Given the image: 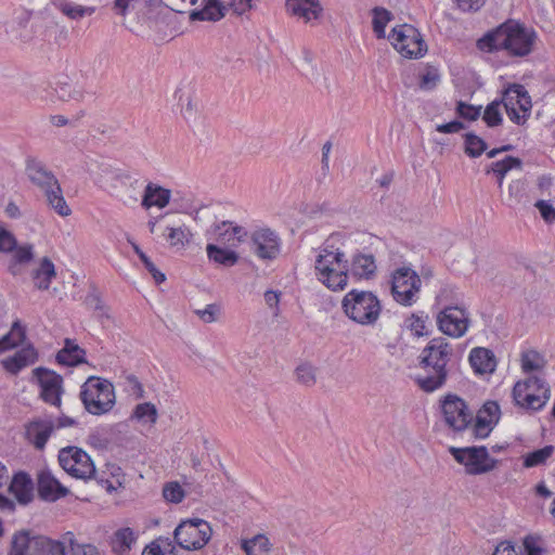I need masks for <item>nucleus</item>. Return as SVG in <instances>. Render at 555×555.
Here are the masks:
<instances>
[{"instance_id": "obj_1", "label": "nucleus", "mask_w": 555, "mask_h": 555, "mask_svg": "<svg viewBox=\"0 0 555 555\" xmlns=\"http://www.w3.org/2000/svg\"><path fill=\"white\" fill-rule=\"evenodd\" d=\"M538 42V34L532 27L508 20L477 41L481 51L505 50L509 56L525 57L531 54Z\"/></svg>"}, {"instance_id": "obj_2", "label": "nucleus", "mask_w": 555, "mask_h": 555, "mask_svg": "<svg viewBox=\"0 0 555 555\" xmlns=\"http://www.w3.org/2000/svg\"><path fill=\"white\" fill-rule=\"evenodd\" d=\"M451 357L452 347L443 337L433 338L422 350L420 367L423 373L417 375L416 383L423 391L433 392L446 384Z\"/></svg>"}, {"instance_id": "obj_3", "label": "nucleus", "mask_w": 555, "mask_h": 555, "mask_svg": "<svg viewBox=\"0 0 555 555\" xmlns=\"http://www.w3.org/2000/svg\"><path fill=\"white\" fill-rule=\"evenodd\" d=\"M68 540H53L46 535H30L29 530H21L13 534L8 555H65Z\"/></svg>"}, {"instance_id": "obj_4", "label": "nucleus", "mask_w": 555, "mask_h": 555, "mask_svg": "<svg viewBox=\"0 0 555 555\" xmlns=\"http://www.w3.org/2000/svg\"><path fill=\"white\" fill-rule=\"evenodd\" d=\"M341 307L350 320L361 325L374 324L382 311L378 298L369 291H350L345 295Z\"/></svg>"}, {"instance_id": "obj_5", "label": "nucleus", "mask_w": 555, "mask_h": 555, "mask_svg": "<svg viewBox=\"0 0 555 555\" xmlns=\"http://www.w3.org/2000/svg\"><path fill=\"white\" fill-rule=\"evenodd\" d=\"M101 177L96 182L102 190L112 195L118 196L125 205H135L139 201L142 182L140 179L122 171L113 170L111 167L103 168Z\"/></svg>"}, {"instance_id": "obj_6", "label": "nucleus", "mask_w": 555, "mask_h": 555, "mask_svg": "<svg viewBox=\"0 0 555 555\" xmlns=\"http://www.w3.org/2000/svg\"><path fill=\"white\" fill-rule=\"evenodd\" d=\"M80 399L90 414H105L115 405L114 386L106 379L91 376L81 386Z\"/></svg>"}, {"instance_id": "obj_7", "label": "nucleus", "mask_w": 555, "mask_h": 555, "mask_svg": "<svg viewBox=\"0 0 555 555\" xmlns=\"http://www.w3.org/2000/svg\"><path fill=\"white\" fill-rule=\"evenodd\" d=\"M513 400L516 405L532 411L541 410L551 397L550 386L538 376H529L513 387Z\"/></svg>"}, {"instance_id": "obj_8", "label": "nucleus", "mask_w": 555, "mask_h": 555, "mask_svg": "<svg viewBox=\"0 0 555 555\" xmlns=\"http://www.w3.org/2000/svg\"><path fill=\"white\" fill-rule=\"evenodd\" d=\"M212 529L208 521L201 518L182 520L173 531L176 543L186 551L203 548L211 539Z\"/></svg>"}, {"instance_id": "obj_9", "label": "nucleus", "mask_w": 555, "mask_h": 555, "mask_svg": "<svg viewBox=\"0 0 555 555\" xmlns=\"http://www.w3.org/2000/svg\"><path fill=\"white\" fill-rule=\"evenodd\" d=\"M59 462L62 468L77 479L95 478V465L90 455L78 447H65L60 450Z\"/></svg>"}, {"instance_id": "obj_10", "label": "nucleus", "mask_w": 555, "mask_h": 555, "mask_svg": "<svg viewBox=\"0 0 555 555\" xmlns=\"http://www.w3.org/2000/svg\"><path fill=\"white\" fill-rule=\"evenodd\" d=\"M500 102L504 105L509 119L517 125H524L530 116L531 98L522 85H509L503 91Z\"/></svg>"}, {"instance_id": "obj_11", "label": "nucleus", "mask_w": 555, "mask_h": 555, "mask_svg": "<svg viewBox=\"0 0 555 555\" xmlns=\"http://www.w3.org/2000/svg\"><path fill=\"white\" fill-rule=\"evenodd\" d=\"M450 453L455 461L465 466L468 475H481L492 470L496 460L491 459L486 447H450Z\"/></svg>"}, {"instance_id": "obj_12", "label": "nucleus", "mask_w": 555, "mask_h": 555, "mask_svg": "<svg viewBox=\"0 0 555 555\" xmlns=\"http://www.w3.org/2000/svg\"><path fill=\"white\" fill-rule=\"evenodd\" d=\"M421 285V278L414 270L406 267L399 268L392 274V297L398 304L410 307L416 301Z\"/></svg>"}, {"instance_id": "obj_13", "label": "nucleus", "mask_w": 555, "mask_h": 555, "mask_svg": "<svg viewBox=\"0 0 555 555\" xmlns=\"http://www.w3.org/2000/svg\"><path fill=\"white\" fill-rule=\"evenodd\" d=\"M388 39L401 55L409 59L423 56L427 50L417 29L406 24L395 27Z\"/></svg>"}, {"instance_id": "obj_14", "label": "nucleus", "mask_w": 555, "mask_h": 555, "mask_svg": "<svg viewBox=\"0 0 555 555\" xmlns=\"http://www.w3.org/2000/svg\"><path fill=\"white\" fill-rule=\"evenodd\" d=\"M442 412L446 423L456 431L467 429L473 422V413L466 402L456 395L446 396L442 402Z\"/></svg>"}, {"instance_id": "obj_15", "label": "nucleus", "mask_w": 555, "mask_h": 555, "mask_svg": "<svg viewBox=\"0 0 555 555\" xmlns=\"http://www.w3.org/2000/svg\"><path fill=\"white\" fill-rule=\"evenodd\" d=\"M34 376L40 386V398L53 406H61L63 393V377L54 371L46 367H36Z\"/></svg>"}, {"instance_id": "obj_16", "label": "nucleus", "mask_w": 555, "mask_h": 555, "mask_svg": "<svg viewBox=\"0 0 555 555\" xmlns=\"http://www.w3.org/2000/svg\"><path fill=\"white\" fill-rule=\"evenodd\" d=\"M439 330L451 337H462L469 324L468 313L457 306L447 307L437 317Z\"/></svg>"}, {"instance_id": "obj_17", "label": "nucleus", "mask_w": 555, "mask_h": 555, "mask_svg": "<svg viewBox=\"0 0 555 555\" xmlns=\"http://www.w3.org/2000/svg\"><path fill=\"white\" fill-rule=\"evenodd\" d=\"M254 251L260 259L272 260L280 254V238L270 229H260L253 233Z\"/></svg>"}, {"instance_id": "obj_18", "label": "nucleus", "mask_w": 555, "mask_h": 555, "mask_svg": "<svg viewBox=\"0 0 555 555\" xmlns=\"http://www.w3.org/2000/svg\"><path fill=\"white\" fill-rule=\"evenodd\" d=\"M69 490L64 487L49 470H42L38 475V494L49 502H54L68 494Z\"/></svg>"}, {"instance_id": "obj_19", "label": "nucleus", "mask_w": 555, "mask_h": 555, "mask_svg": "<svg viewBox=\"0 0 555 555\" xmlns=\"http://www.w3.org/2000/svg\"><path fill=\"white\" fill-rule=\"evenodd\" d=\"M26 173L29 180L42 191L53 188V185L59 183L53 172L48 170L46 165L36 158H28L26 160Z\"/></svg>"}, {"instance_id": "obj_20", "label": "nucleus", "mask_w": 555, "mask_h": 555, "mask_svg": "<svg viewBox=\"0 0 555 555\" xmlns=\"http://www.w3.org/2000/svg\"><path fill=\"white\" fill-rule=\"evenodd\" d=\"M173 98L180 107V113L186 121H195L198 114V104L193 101V91L189 83L177 87Z\"/></svg>"}, {"instance_id": "obj_21", "label": "nucleus", "mask_w": 555, "mask_h": 555, "mask_svg": "<svg viewBox=\"0 0 555 555\" xmlns=\"http://www.w3.org/2000/svg\"><path fill=\"white\" fill-rule=\"evenodd\" d=\"M212 232L217 241L221 243H229L232 246L244 242L247 238V231L245 228L234 224L232 221H222L212 227Z\"/></svg>"}, {"instance_id": "obj_22", "label": "nucleus", "mask_w": 555, "mask_h": 555, "mask_svg": "<svg viewBox=\"0 0 555 555\" xmlns=\"http://www.w3.org/2000/svg\"><path fill=\"white\" fill-rule=\"evenodd\" d=\"M286 7L294 16L304 18L306 23L318 20L323 11L320 0H286Z\"/></svg>"}, {"instance_id": "obj_23", "label": "nucleus", "mask_w": 555, "mask_h": 555, "mask_svg": "<svg viewBox=\"0 0 555 555\" xmlns=\"http://www.w3.org/2000/svg\"><path fill=\"white\" fill-rule=\"evenodd\" d=\"M171 198V191L153 182H149L144 188L141 205L145 209L157 207L165 208Z\"/></svg>"}, {"instance_id": "obj_24", "label": "nucleus", "mask_w": 555, "mask_h": 555, "mask_svg": "<svg viewBox=\"0 0 555 555\" xmlns=\"http://www.w3.org/2000/svg\"><path fill=\"white\" fill-rule=\"evenodd\" d=\"M348 262H344L340 267H330V271H315L318 280L332 291H341L347 286L348 282Z\"/></svg>"}, {"instance_id": "obj_25", "label": "nucleus", "mask_w": 555, "mask_h": 555, "mask_svg": "<svg viewBox=\"0 0 555 555\" xmlns=\"http://www.w3.org/2000/svg\"><path fill=\"white\" fill-rule=\"evenodd\" d=\"M202 9L190 13L191 21L218 22L224 17L227 7L220 0H201Z\"/></svg>"}, {"instance_id": "obj_26", "label": "nucleus", "mask_w": 555, "mask_h": 555, "mask_svg": "<svg viewBox=\"0 0 555 555\" xmlns=\"http://www.w3.org/2000/svg\"><path fill=\"white\" fill-rule=\"evenodd\" d=\"M344 262H348L345 258V253L339 248H334L333 245L326 243L321 249L315 259V271H330V267H340Z\"/></svg>"}, {"instance_id": "obj_27", "label": "nucleus", "mask_w": 555, "mask_h": 555, "mask_svg": "<svg viewBox=\"0 0 555 555\" xmlns=\"http://www.w3.org/2000/svg\"><path fill=\"white\" fill-rule=\"evenodd\" d=\"M469 362L474 371L478 374L492 373L496 367L494 353L483 347H476L470 351Z\"/></svg>"}, {"instance_id": "obj_28", "label": "nucleus", "mask_w": 555, "mask_h": 555, "mask_svg": "<svg viewBox=\"0 0 555 555\" xmlns=\"http://www.w3.org/2000/svg\"><path fill=\"white\" fill-rule=\"evenodd\" d=\"M9 489L21 504H28L34 498V483L26 473L15 474Z\"/></svg>"}, {"instance_id": "obj_29", "label": "nucleus", "mask_w": 555, "mask_h": 555, "mask_svg": "<svg viewBox=\"0 0 555 555\" xmlns=\"http://www.w3.org/2000/svg\"><path fill=\"white\" fill-rule=\"evenodd\" d=\"M52 422L34 421L26 427V437L36 449L42 450L53 433Z\"/></svg>"}, {"instance_id": "obj_30", "label": "nucleus", "mask_w": 555, "mask_h": 555, "mask_svg": "<svg viewBox=\"0 0 555 555\" xmlns=\"http://www.w3.org/2000/svg\"><path fill=\"white\" fill-rule=\"evenodd\" d=\"M56 276L55 266L49 257H43L39 266L31 271V279L36 288L47 291L50 288L52 279Z\"/></svg>"}, {"instance_id": "obj_31", "label": "nucleus", "mask_w": 555, "mask_h": 555, "mask_svg": "<svg viewBox=\"0 0 555 555\" xmlns=\"http://www.w3.org/2000/svg\"><path fill=\"white\" fill-rule=\"evenodd\" d=\"M38 358L37 351L33 346H27L17 351L14 356L3 360L4 367L11 373H17L23 367L33 364Z\"/></svg>"}, {"instance_id": "obj_32", "label": "nucleus", "mask_w": 555, "mask_h": 555, "mask_svg": "<svg viewBox=\"0 0 555 555\" xmlns=\"http://www.w3.org/2000/svg\"><path fill=\"white\" fill-rule=\"evenodd\" d=\"M350 271L360 279H371L376 271L375 258L371 254L358 253L352 256Z\"/></svg>"}, {"instance_id": "obj_33", "label": "nucleus", "mask_w": 555, "mask_h": 555, "mask_svg": "<svg viewBox=\"0 0 555 555\" xmlns=\"http://www.w3.org/2000/svg\"><path fill=\"white\" fill-rule=\"evenodd\" d=\"M86 351L75 344L72 339L66 338L63 349L56 354V361L60 364L75 366L85 363Z\"/></svg>"}, {"instance_id": "obj_34", "label": "nucleus", "mask_w": 555, "mask_h": 555, "mask_svg": "<svg viewBox=\"0 0 555 555\" xmlns=\"http://www.w3.org/2000/svg\"><path fill=\"white\" fill-rule=\"evenodd\" d=\"M512 169L521 170L522 162L518 157L514 156H505L503 159L493 162L489 168H487V173L493 172L498 179V186L502 189L504 184V178L508 171Z\"/></svg>"}, {"instance_id": "obj_35", "label": "nucleus", "mask_w": 555, "mask_h": 555, "mask_svg": "<svg viewBox=\"0 0 555 555\" xmlns=\"http://www.w3.org/2000/svg\"><path fill=\"white\" fill-rule=\"evenodd\" d=\"M8 270L16 276L22 273V266L28 264L34 259V247L30 244L17 246L13 249Z\"/></svg>"}, {"instance_id": "obj_36", "label": "nucleus", "mask_w": 555, "mask_h": 555, "mask_svg": "<svg viewBox=\"0 0 555 555\" xmlns=\"http://www.w3.org/2000/svg\"><path fill=\"white\" fill-rule=\"evenodd\" d=\"M48 205L61 217H67L72 214V209L67 205L63 190L60 183L43 191Z\"/></svg>"}, {"instance_id": "obj_37", "label": "nucleus", "mask_w": 555, "mask_h": 555, "mask_svg": "<svg viewBox=\"0 0 555 555\" xmlns=\"http://www.w3.org/2000/svg\"><path fill=\"white\" fill-rule=\"evenodd\" d=\"M206 251L209 260L224 267H233L238 262L240 259V256L236 251L219 247L215 244H208Z\"/></svg>"}, {"instance_id": "obj_38", "label": "nucleus", "mask_w": 555, "mask_h": 555, "mask_svg": "<svg viewBox=\"0 0 555 555\" xmlns=\"http://www.w3.org/2000/svg\"><path fill=\"white\" fill-rule=\"evenodd\" d=\"M51 1L56 9H59L65 16H67L70 20H80L85 16L92 15L94 12V8L92 7L79 5L68 0Z\"/></svg>"}, {"instance_id": "obj_39", "label": "nucleus", "mask_w": 555, "mask_h": 555, "mask_svg": "<svg viewBox=\"0 0 555 555\" xmlns=\"http://www.w3.org/2000/svg\"><path fill=\"white\" fill-rule=\"evenodd\" d=\"M501 190V201L508 205L513 206L518 204L525 193V182L520 179L511 181L507 185H502Z\"/></svg>"}, {"instance_id": "obj_40", "label": "nucleus", "mask_w": 555, "mask_h": 555, "mask_svg": "<svg viewBox=\"0 0 555 555\" xmlns=\"http://www.w3.org/2000/svg\"><path fill=\"white\" fill-rule=\"evenodd\" d=\"M272 544L264 534H257L242 542V548L246 555H270Z\"/></svg>"}, {"instance_id": "obj_41", "label": "nucleus", "mask_w": 555, "mask_h": 555, "mask_svg": "<svg viewBox=\"0 0 555 555\" xmlns=\"http://www.w3.org/2000/svg\"><path fill=\"white\" fill-rule=\"evenodd\" d=\"M167 241L170 246H185L190 243L192 237L191 230L183 223H173L172 225H168L166 228Z\"/></svg>"}, {"instance_id": "obj_42", "label": "nucleus", "mask_w": 555, "mask_h": 555, "mask_svg": "<svg viewBox=\"0 0 555 555\" xmlns=\"http://www.w3.org/2000/svg\"><path fill=\"white\" fill-rule=\"evenodd\" d=\"M135 542V535L131 528H121L117 530L112 539L113 551L119 555L125 554Z\"/></svg>"}, {"instance_id": "obj_43", "label": "nucleus", "mask_w": 555, "mask_h": 555, "mask_svg": "<svg viewBox=\"0 0 555 555\" xmlns=\"http://www.w3.org/2000/svg\"><path fill=\"white\" fill-rule=\"evenodd\" d=\"M487 150L483 139L473 132L464 135V152L472 158L479 157Z\"/></svg>"}, {"instance_id": "obj_44", "label": "nucleus", "mask_w": 555, "mask_h": 555, "mask_svg": "<svg viewBox=\"0 0 555 555\" xmlns=\"http://www.w3.org/2000/svg\"><path fill=\"white\" fill-rule=\"evenodd\" d=\"M554 452L553 446H545L541 449L527 453L524 456V466L527 468L544 464Z\"/></svg>"}, {"instance_id": "obj_45", "label": "nucleus", "mask_w": 555, "mask_h": 555, "mask_svg": "<svg viewBox=\"0 0 555 555\" xmlns=\"http://www.w3.org/2000/svg\"><path fill=\"white\" fill-rule=\"evenodd\" d=\"M295 374L299 384L312 387L317 383L318 369L309 362H304L296 367Z\"/></svg>"}, {"instance_id": "obj_46", "label": "nucleus", "mask_w": 555, "mask_h": 555, "mask_svg": "<svg viewBox=\"0 0 555 555\" xmlns=\"http://www.w3.org/2000/svg\"><path fill=\"white\" fill-rule=\"evenodd\" d=\"M175 555V546L169 538L152 541L142 552V555Z\"/></svg>"}, {"instance_id": "obj_47", "label": "nucleus", "mask_w": 555, "mask_h": 555, "mask_svg": "<svg viewBox=\"0 0 555 555\" xmlns=\"http://www.w3.org/2000/svg\"><path fill=\"white\" fill-rule=\"evenodd\" d=\"M159 0H115L114 10L119 15H126L127 10H141L143 8L154 7Z\"/></svg>"}, {"instance_id": "obj_48", "label": "nucleus", "mask_w": 555, "mask_h": 555, "mask_svg": "<svg viewBox=\"0 0 555 555\" xmlns=\"http://www.w3.org/2000/svg\"><path fill=\"white\" fill-rule=\"evenodd\" d=\"M25 337V328L21 325L20 321H15L11 331L5 334L0 341L7 346V349H11L22 344Z\"/></svg>"}, {"instance_id": "obj_49", "label": "nucleus", "mask_w": 555, "mask_h": 555, "mask_svg": "<svg viewBox=\"0 0 555 555\" xmlns=\"http://www.w3.org/2000/svg\"><path fill=\"white\" fill-rule=\"evenodd\" d=\"M64 539L68 540V548L72 555H99L94 545L77 543L74 533L70 531L64 534Z\"/></svg>"}, {"instance_id": "obj_50", "label": "nucleus", "mask_w": 555, "mask_h": 555, "mask_svg": "<svg viewBox=\"0 0 555 555\" xmlns=\"http://www.w3.org/2000/svg\"><path fill=\"white\" fill-rule=\"evenodd\" d=\"M495 423L487 421L485 416L476 415L475 423L469 429V435L474 439H483L490 435Z\"/></svg>"}, {"instance_id": "obj_51", "label": "nucleus", "mask_w": 555, "mask_h": 555, "mask_svg": "<svg viewBox=\"0 0 555 555\" xmlns=\"http://www.w3.org/2000/svg\"><path fill=\"white\" fill-rule=\"evenodd\" d=\"M373 30L378 38L385 37V27L390 21V12L384 8L373 9Z\"/></svg>"}, {"instance_id": "obj_52", "label": "nucleus", "mask_w": 555, "mask_h": 555, "mask_svg": "<svg viewBox=\"0 0 555 555\" xmlns=\"http://www.w3.org/2000/svg\"><path fill=\"white\" fill-rule=\"evenodd\" d=\"M500 100H494L486 106L482 119L485 120L488 127L493 128L501 125L503 119L500 112Z\"/></svg>"}, {"instance_id": "obj_53", "label": "nucleus", "mask_w": 555, "mask_h": 555, "mask_svg": "<svg viewBox=\"0 0 555 555\" xmlns=\"http://www.w3.org/2000/svg\"><path fill=\"white\" fill-rule=\"evenodd\" d=\"M157 416H158L157 409H156L155 404H153L151 402H144V403L138 404L134 408L133 413H132L133 418H137L139 421L147 418V421L151 424H155L157 422Z\"/></svg>"}, {"instance_id": "obj_54", "label": "nucleus", "mask_w": 555, "mask_h": 555, "mask_svg": "<svg viewBox=\"0 0 555 555\" xmlns=\"http://www.w3.org/2000/svg\"><path fill=\"white\" fill-rule=\"evenodd\" d=\"M163 496L166 501L178 504L183 501L185 493L178 482L172 481L164 486Z\"/></svg>"}, {"instance_id": "obj_55", "label": "nucleus", "mask_w": 555, "mask_h": 555, "mask_svg": "<svg viewBox=\"0 0 555 555\" xmlns=\"http://www.w3.org/2000/svg\"><path fill=\"white\" fill-rule=\"evenodd\" d=\"M194 312L204 323H214L219 319L221 307L218 304H209L203 309H196Z\"/></svg>"}, {"instance_id": "obj_56", "label": "nucleus", "mask_w": 555, "mask_h": 555, "mask_svg": "<svg viewBox=\"0 0 555 555\" xmlns=\"http://www.w3.org/2000/svg\"><path fill=\"white\" fill-rule=\"evenodd\" d=\"M82 167L87 172H89L90 177L95 183L96 177H101L103 173L102 169L108 168L109 166L103 162H100L98 158L87 156L83 159Z\"/></svg>"}, {"instance_id": "obj_57", "label": "nucleus", "mask_w": 555, "mask_h": 555, "mask_svg": "<svg viewBox=\"0 0 555 555\" xmlns=\"http://www.w3.org/2000/svg\"><path fill=\"white\" fill-rule=\"evenodd\" d=\"M542 359L539 353L531 351L521 356V369L526 373L538 371L542 367Z\"/></svg>"}, {"instance_id": "obj_58", "label": "nucleus", "mask_w": 555, "mask_h": 555, "mask_svg": "<svg viewBox=\"0 0 555 555\" xmlns=\"http://www.w3.org/2000/svg\"><path fill=\"white\" fill-rule=\"evenodd\" d=\"M456 113L464 119L477 120L481 114V106H475L463 101H459L456 105Z\"/></svg>"}, {"instance_id": "obj_59", "label": "nucleus", "mask_w": 555, "mask_h": 555, "mask_svg": "<svg viewBox=\"0 0 555 555\" xmlns=\"http://www.w3.org/2000/svg\"><path fill=\"white\" fill-rule=\"evenodd\" d=\"M534 207L546 223L555 222V207L551 204L550 199L540 198L534 203Z\"/></svg>"}, {"instance_id": "obj_60", "label": "nucleus", "mask_w": 555, "mask_h": 555, "mask_svg": "<svg viewBox=\"0 0 555 555\" xmlns=\"http://www.w3.org/2000/svg\"><path fill=\"white\" fill-rule=\"evenodd\" d=\"M477 415L485 416L487 421L496 424L500 420V406L495 401H487L477 412Z\"/></svg>"}, {"instance_id": "obj_61", "label": "nucleus", "mask_w": 555, "mask_h": 555, "mask_svg": "<svg viewBox=\"0 0 555 555\" xmlns=\"http://www.w3.org/2000/svg\"><path fill=\"white\" fill-rule=\"evenodd\" d=\"M425 323L426 321L423 317L414 313L406 320L408 328H410V331L413 332L417 337L427 335Z\"/></svg>"}, {"instance_id": "obj_62", "label": "nucleus", "mask_w": 555, "mask_h": 555, "mask_svg": "<svg viewBox=\"0 0 555 555\" xmlns=\"http://www.w3.org/2000/svg\"><path fill=\"white\" fill-rule=\"evenodd\" d=\"M15 247V236L10 231L0 225V251L11 253Z\"/></svg>"}, {"instance_id": "obj_63", "label": "nucleus", "mask_w": 555, "mask_h": 555, "mask_svg": "<svg viewBox=\"0 0 555 555\" xmlns=\"http://www.w3.org/2000/svg\"><path fill=\"white\" fill-rule=\"evenodd\" d=\"M439 79L440 76L437 69L428 68L427 72L422 75L420 88L423 90H431L437 86Z\"/></svg>"}, {"instance_id": "obj_64", "label": "nucleus", "mask_w": 555, "mask_h": 555, "mask_svg": "<svg viewBox=\"0 0 555 555\" xmlns=\"http://www.w3.org/2000/svg\"><path fill=\"white\" fill-rule=\"evenodd\" d=\"M128 390L137 398L141 399L144 397L143 386L134 375H128L126 377Z\"/></svg>"}]
</instances>
